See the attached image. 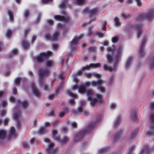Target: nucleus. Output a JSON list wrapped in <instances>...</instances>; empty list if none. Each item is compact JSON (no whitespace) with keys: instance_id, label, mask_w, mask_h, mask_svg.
I'll use <instances>...</instances> for the list:
<instances>
[{"instance_id":"1","label":"nucleus","mask_w":154,"mask_h":154,"mask_svg":"<svg viewBox=\"0 0 154 154\" xmlns=\"http://www.w3.org/2000/svg\"><path fill=\"white\" fill-rule=\"evenodd\" d=\"M107 51L112 53L115 52V54L113 58L111 55L108 53L106 55V58L108 62L111 63L113 61L117 62L118 63L120 61L122 54L123 53V48L122 46H119L116 48L115 46H113L112 48L108 47L107 49Z\"/></svg>"},{"instance_id":"2","label":"nucleus","mask_w":154,"mask_h":154,"mask_svg":"<svg viewBox=\"0 0 154 154\" xmlns=\"http://www.w3.org/2000/svg\"><path fill=\"white\" fill-rule=\"evenodd\" d=\"M86 94L88 96V100L90 101V104L91 106H94L96 103H100L103 100L102 96L100 94H96L95 97L93 99L94 93L93 90L91 89L86 91Z\"/></svg>"},{"instance_id":"3","label":"nucleus","mask_w":154,"mask_h":154,"mask_svg":"<svg viewBox=\"0 0 154 154\" xmlns=\"http://www.w3.org/2000/svg\"><path fill=\"white\" fill-rule=\"evenodd\" d=\"M153 10L149 11V12L144 14H138L137 16L136 20V21H139L142 20L145 18L147 19L148 20L151 21L153 19V15L154 13Z\"/></svg>"},{"instance_id":"4","label":"nucleus","mask_w":154,"mask_h":154,"mask_svg":"<svg viewBox=\"0 0 154 154\" xmlns=\"http://www.w3.org/2000/svg\"><path fill=\"white\" fill-rule=\"evenodd\" d=\"M44 141L45 142L49 143L46 149V152L47 154H52L56 152L57 149L56 148H53L54 146V143H50V140L49 139L45 138L44 139Z\"/></svg>"},{"instance_id":"5","label":"nucleus","mask_w":154,"mask_h":154,"mask_svg":"<svg viewBox=\"0 0 154 154\" xmlns=\"http://www.w3.org/2000/svg\"><path fill=\"white\" fill-rule=\"evenodd\" d=\"M57 131L56 129H54L53 130L52 134L53 135V138L54 140L57 141L60 143L63 144L66 142L69 141V138L67 137H64L61 140H60L59 137L57 136Z\"/></svg>"},{"instance_id":"6","label":"nucleus","mask_w":154,"mask_h":154,"mask_svg":"<svg viewBox=\"0 0 154 154\" xmlns=\"http://www.w3.org/2000/svg\"><path fill=\"white\" fill-rule=\"evenodd\" d=\"M104 83V82L102 79H99L97 81H92L91 82V85L94 87L96 86H98L97 88L98 90H100L102 93H104L105 92V88L102 86V85Z\"/></svg>"},{"instance_id":"7","label":"nucleus","mask_w":154,"mask_h":154,"mask_svg":"<svg viewBox=\"0 0 154 154\" xmlns=\"http://www.w3.org/2000/svg\"><path fill=\"white\" fill-rule=\"evenodd\" d=\"M50 73L48 69H41L39 71V79L38 82L39 84L42 85L44 82V78Z\"/></svg>"},{"instance_id":"8","label":"nucleus","mask_w":154,"mask_h":154,"mask_svg":"<svg viewBox=\"0 0 154 154\" xmlns=\"http://www.w3.org/2000/svg\"><path fill=\"white\" fill-rule=\"evenodd\" d=\"M52 54V52L50 51L46 52H42L37 57V60L38 62L42 63L43 61L45 58L51 56Z\"/></svg>"},{"instance_id":"9","label":"nucleus","mask_w":154,"mask_h":154,"mask_svg":"<svg viewBox=\"0 0 154 154\" xmlns=\"http://www.w3.org/2000/svg\"><path fill=\"white\" fill-rule=\"evenodd\" d=\"M60 34V33L58 31H56L54 33L52 37H51L49 33H47L45 34V38L48 41H54L57 39Z\"/></svg>"},{"instance_id":"10","label":"nucleus","mask_w":154,"mask_h":154,"mask_svg":"<svg viewBox=\"0 0 154 154\" xmlns=\"http://www.w3.org/2000/svg\"><path fill=\"white\" fill-rule=\"evenodd\" d=\"M118 63L115 61H114L113 67L109 66L107 65L104 64L103 68L104 69L105 71H108L110 72H112L113 71H116L118 67Z\"/></svg>"},{"instance_id":"11","label":"nucleus","mask_w":154,"mask_h":154,"mask_svg":"<svg viewBox=\"0 0 154 154\" xmlns=\"http://www.w3.org/2000/svg\"><path fill=\"white\" fill-rule=\"evenodd\" d=\"M134 27L137 31V37L139 38L143 33V25L140 23L136 24L134 26Z\"/></svg>"},{"instance_id":"12","label":"nucleus","mask_w":154,"mask_h":154,"mask_svg":"<svg viewBox=\"0 0 154 154\" xmlns=\"http://www.w3.org/2000/svg\"><path fill=\"white\" fill-rule=\"evenodd\" d=\"M83 34H81L80 36L74 37L72 40L69 44V46L72 50H73L75 49L73 47L77 44L79 39L83 36Z\"/></svg>"},{"instance_id":"13","label":"nucleus","mask_w":154,"mask_h":154,"mask_svg":"<svg viewBox=\"0 0 154 154\" xmlns=\"http://www.w3.org/2000/svg\"><path fill=\"white\" fill-rule=\"evenodd\" d=\"M87 133L86 130L85 129L76 134L74 137L73 140L75 142H78L82 139L84 135Z\"/></svg>"},{"instance_id":"14","label":"nucleus","mask_w":154,"mask_h":154,"mask_svg":"<svg viewBox=\"0 0 154 154\" xmlns=\"http://www.w3.org/2000/svg\"><path fill=\"white\" fill-rule=\"evenodd\" d=\"M21 116V113L19 112H14L13 116L14 119L16 121L17 127L19 128L21 126V122L18 121L19 119Z\"/></svg>"},{"instance_id":"15","label":"nucleus","mask_w":154,"mask_h":154,"mask_svg":"<svg viewBox=\"0 0 154 154\" xmlns=\"http://www.w3.org/2000/svg\"><path fill=\"white\" fill-rule=\"evenodd\" d=\"M122 132L121 131H119L116 133L115 135L113 137L112 140V143L114 144H116L120 139Z\"/></svg>"},{"instance_id":"16","label":"nucleus","mask_w":154,"mask_h":154,"mask_svg":"<svg viewBox=\"0 0 154 154\" xmlns=\"http://www.w3.org/2000/svg\"><path fill=\"white\" fill-rule=\"evenodd\" d=\"M91 85V82L89 81L86 82L85 83V86L82 85L79 88H78V91L80 93H84L86 91L85 86L88 87Z\"/></svg>"},{"instance_id":"17","label":"nucleus","mask_w":154,"mask_h":154,"mask_svg":"<svg viewBox=\"0 0 154 154\" xmlns=\"http://www.w3.org/2000/svg\"><path fill=\"white\" fill-rule=\"evenodd\" d=\"M31 86L33 94L37 97L40 96L41 95L40 92L36 88L34 83H31Z\"/></svg>"},{"instance_id":"18","label":"nucleus","mask_w":154,"mask_h":154,"mask_svg":"<svg viewBox=\"0 0 154 154\" xmlns=\"http://www.w3.org/2000/svg\"><path fill=\"white\" fill-rule=\"evenodd\" d=\"M146 41V38L145 37L143 38L142 40L141 46L139 48V51L140 54L142 56H143L144 55L143 47L145 46Z\"/></svg>"},{"instance_id":"19","label":"nucleus","mask_w":154,"mask_h":154,"mask_svg":"<svg viewBox=\"0 0 154 154\" xmlns=\"http://www.w3.org/2000/svg\"><path fill=\"white\" fill-rule=\"evenodd\" d=\"M54 19L59 21H64L67 22L69 21V18L68 17H66L64 16H61L60 15H56L54 17Z\"/></svg>"},{"instance_id":"20","label":"nucleus","mask_w":154,"mask_h":154,"mask_svg":"<svg viewBox=\"0 0 154 154\" xmlns=\"http://www.w3.org/2000/svg\"><path fill=\"white\" fill-rule=\"evenodd\" d=\"M133 60V57H129L126 61V63L125 65V68L127 69H128L132 63Z\"/></svg>"},{"instance_id":"21","label":"nucleus","mask_w":154,"mask_h":154,"mask_svg":"<svg viewBox=\"0 0 154 154\" xmlns=\"http://www.w3.org/2000/svg\"><path fill=\"white\" fill-rule=\"evenodd\" d=\"M7 137V131L4 129H0V140H3Z\"/></svg>"},{"instance_id":"22","label":"nucleus","mask_w":154,"mask_h":154,"mask_svg":"<svg viewBox=\"0 0 154 154\" xmlns=\"http://www.w3.org/2000/svg\"><path fill=\"white\" fill-rule=\"evenodd\" d=\"M68 0H63L61 3L59 5V7L61 8H64L67 7H69L68 5Z\"/></svg>"},{"instance_id":"23","label":"nucleus","mask_w":154,"mask_h":154,"mask_svg":"<svg viewBox=\"0 0 154 154\" xmlns=\"http://www.w3.org/2000/svg\"><path fill=\"white\" fill-rule=\"evenodd\" d=\"M9 135L11 137H15L17 136L16 130L14 127H12L11 128Z\"/></svg>"},{"instance_id":"24","label":"nucleus","mask_w":154,"mask_h":154,"mask_svg":"<svg viewBox=\"0 0 154 154\" xmlns=\"http://www.w3.org/2000/svg\"><path fill=\"white\" fill-rule=\"evenodd\" d=\"M153 133H154V125L149 126L147 133V135L149 136H151Z\"/></svg>"},{"instance_id":"25","label":"nucleus","mask_w":154,"mask_h":154,"mask_svg":"<svg viewBox=\"0 0 154 154\" xmlns=\"http://www.w3.org/2000/svg\"><path fill=\"white\" fill-rule=\"evenodd\" d=\"M121 121V118L120 117L118 116L115 119V120L114 121L113 123V125L114 127H116L119 125Z\"/></svg>"},{"instance_id":"26","label":"nucleus","mask_w":154,"mask_h":154,"mask_svg":"<svg viewBox=\"0 0 154 154\" xmlns=\"http://www.w3.org/2000/svg\"><path fill=\"white\" fill-rule=\"evenodd\" d=\"M90 68V67L88 65H87L85 67H84L82 68V70H79L76 73L77 75H81L82 74V72L85 70H88Z\"/></svg>"},{"instance_id":"27","label":"nucleus","mask_w":154,"mask_h":154,"mask_svg":"<svg viewBox=\"0 0 154 154\" xmlns=\"http://www.w3.org/2000/svg\"><path fill=\"white\" fill-rule=\"evenodd\" d=\"M78 112L76 111H72V114L73 115L77 116L79 115V114L81 113L83 111V109L81 107H79L78 108Z\"/></svg>"},{"instance_id":"28","label":"nucleus","mask_w":154,"mask_h":154,"mask_svg":"<svg viewBox=\"0 0 154 154\" xmlns=\"http://www.w3.org/2000/svg\"><path fill=\"white\" fill-rule=\"evenodd\" d=\"M149 152V149L148 146H146L142 149L139 154H147Z\"/></svg>"},{"instance_id":"29","label":"nucleus","mask_w":154,"mask_h":154,"mask_svg":"<svg viewBox=\"0 0 154 154\" xmlns=\"http://www.w3.org/2000/svg\"><path fill=\"white\" fill-rule=\"evenodd\" d=\"M137 133L136 132H132L129 137V140L130 141H132L134 140L136 137Z\"/></svg>"},{"instance_id":"30","label":"nucleus","mask_w":154,"mask_h":154,"mask_svg":"<svg viewBox=\"0 0 154 154\" xmlns=\"http://www.w3.org/2000/svg\"><path fill=\"white\" fill-rule=\"evenodd\" d=\"M46 128L45 127H41L38 130V133L41 134H43L45 133V129Z\"/></svg>"},{"instance_id":"31","label":"nucleus","mask_w":154,"mask_h":154,"mask_svg":"<svg viewBox=\"0 0 154 154\" xmlns=\"http://www.w3.org/2000/svg\"><path fill=\"white\" fill-rule=\"evenodd\" d=\"M18 103H19V104H21L23 107L26 109L27 107L28 104V102L26 101H24L22 103H20L19 100H18L17 101Z\"/></svg>"},{"instance_id":"32","label":"nucleus","mask_w":154,"mask_h":154,"mask_svg":"<svg viewBox=\"0 0 154 154\" xmlns=\"http://www.w3.org/2000/svg\"><path fill=\"white\" fill-rule=\"evenodd\" d=\"M18 52V50L17 49H14L12 50L11 54L9 55V57L11 58L16 55Z\"/></svg>"},{"instance_id":"33","label":"nucleus","mask_w":154,"mask_h":154,"mask_svg":"<svg viewBox=\"0 0 154 154\" xmlns=\"http://www.w3.org/2000/svg\"><path fill=\"white\" fill-rule=\"evenodd\" d=\"M66 93L67 94H68L69 96H70L72 97L76 98L77 97V95L76 94H74L69 90H67L66 91Z\"/></svg>"},{"instance_id":"34","label":"nucleus","mask_w":154,"mask_h":154,"mask_svg":"<svg viewBox=\"0 0 154 154\" xmlns=\"http://www.w3.org/2000/svg\"><path fill=\"white\" fill-rule=\"evenodd\" d=\"M90 68L91 67L94 68L97 67H99L101 66V64L99 63H97L95 64L91 63L89 66Z\"/></svg>"},{"instance_id":"35","label":"nucleus","mask_w":154,"mask_h":154,"mask_svg":"<svg viewBox=\"0 0 154 154\" xmlns=\"http://www.w3.org/2000/svg\"><path fill=\"white\" fill-rule=\"evenodd\" d=\"M130 117L131 119L134 121L136 120L137 117L136 113L135 112L133 111L131 112L130 115Z\"/></svg>"},{"instance_id":"36","label":"nucleus","mask_w":154,"mask_h":154,"mask_svg":"<svg viewBox=\"0 0 154 154\" xmlns=\"http://www.w3.org/2000/svg\"><path fill=\"white\" fill-rule=\"evenodd\" d=\"M8 14L9 16V18L11 21L14 20V17L13 12L10 10L8 11Z\"/></svg>"},{"instance_id":"37","label":"nucleus","mask_w":154,"mask_h":154,"mask_svg":"<svg viewBox=\"0 0 154 154\" xmlns=\"http://www.w3.org/2000/svg\"><path fill=\"white\" fill-rule=\"evenodd\" d=\"M46 64L47 67H50L53 66L54 63L51 60H48L46 61Z\"/></svg>"},{"instance_id":"38","label":"nucleus","mask_w":154,"mask_h":154,"mask_svg":"<svg viewBox=\"0 0 154 154\" xmlns=\"http://www.w3.org/2000/svg\"><path fill=\"white\" fill-rule=\"evenodd\" d=\"M22 45L24 48L26 49L29 46V45L26 41H23L22 43Z\"/></svg>"},{"instance_id":"39","label":"nucleus","mask_w":154,"mask_h":154,"mask_svg":"<svg viewBox=\"0 0 154 154\" xmlns=\"http://www.w3.org/2000/svg\"><path fill=\"white\" fill-rule=\"evenodd\" d=\"M108 149L107 147H104L99 149L97 151L98 153H102L106 152Z\"/></svg>"},{"instance_id":"40","label":"nucleus","mask_w":154,"mask_h":154,"mask_svg":"<svg viewBox=\"0 0 154 154\" xmlns=\"http://www.w3.org/2000/svg\"><path fill=\"white\" fill-rule=\"evenodd\" d=\"M12 34V31L10 29H8L6 32V36L8 39L11 37Z\"/></svg>"},{"instance_id":"41","label":"nucleus","mask_w":154,"mask_h":154,"mask_svg":"<svg viewBox=\"0 0 154 154\" xmlns=\"http://www.w3.org/2000/svg\"><path fill=\"white\" fill-rule=\"evenodd\" d=\"M114 23L115 25L118 26L120 25L121 23L119 21V19L117 17H115L114 19Z\"/></svg>"},{"instance_id":"42","label":"nucleus","mask_w":154,"mask_h":154,"mask_svg":"<svg viewBox=\"0 0 154 154\" xmlns=\"http://www.w3.org/2000/svg\"><path fill=\"white\" fill-rule=\"evenodd\" d=\"M117 104L116 103L112 102L110 103V107L111 109L114 110L116 107Z\"/></svg>"},{"instance_id":"43","label":"nucleus","mask_w":154,"mask_h":154,"mask_svg":"<svg viewBox=\"0 0 154 154\" xmlns=\"http://www.w3.org/2000/svg\"><path fill=\"white\" fill-rule=\"evenodd\" d=\"M42 15L41 13H39L38 14L37 17L35 21V23L36 24H37L39 23L42 16Z\"/></svg>"},{"instance_id":"44","label":"nucleus","mask_w":154,"mask_h":154,"mask_svg":"<svg viewBox=\"0 0 154 154\" xmlns=\"http://www.w3.org/2000/svg\"><path fill=\"white\" fill-rule=\"evenodd\" d=\"M68 110L67 109H65L63 112H60L59 114V116L62 118L64 116L66 112H67Z\"/></svg>"},{"instance_id":"45","label":"nucleus","mask_w":154,"mask_h":154,"mask_svg":"<svg viewBox=\"0 0 154 154\" xmlns=\"http://www.w3.org/2000/svg\"><path fill=\"white\" fill-rule=\"evenodd\" d=\"M98 11L96 8H94L90 11V14H94Z\"/></svg>"},{"instance_id":"46","label":"nucleus","mask_w":154,"mask_h":154,"mask_svg":"<svg viewBox=\"0 0 154 154\" xmlns=\"http://www.w3.org/2000/svg\"><path fill=\"white\" fill-rule=\"evenodd\" d=\"M14 82L15 85H19L20 83V78L17 77L15 79Z\"/></svg>"},{"instance_id":"47","label":"nucleus","mask_w":154,"mask_h":154,"mask_svg":"<svg viewBox=\"0 0 154 154\" xmlns=\"http://www.w3.org/2000/svg\"><path fill=\"white\" fill-rule=\"evenodd\" d=\"M29 14V11L28 10H26L25 11L24 13V15L25 17L27 18L28 17Z\"/></svg>"},{"instance_id":"48","label":"nucleus","mask_w":154,"mask_h":154,"mask_svg":"<svg viewBox=\"0 0 154 154\" xmlns=\"http://www.w3.org/2000/svg\"><path fill=\"white\" fill-rule=\"evenodd\" d=\"M112 42L113 43H115L118 42L119 38L117 36H115L112 38Z\"/></svg>"},{"instance_id":"49","label":"nucleus","mask_w":154,"mask_h":154,"mask_svg":"<svg viewBox=\"0 0 154 154\" xmlns=\"http://www.w3.org/2000/svg\"><path fill=\"white\" fill-rule=\"evenodd\" d=\"M149 120L152 122H154V114L151 113L149 117Z\"/></svg>"},{"instance_id":"50","label":"nucleus","mask_w":154,"mask_h":154,"mask_svg":"<svg viewBox=\"0 0 154 154\" xmlns=\"http://www.w3.org/2000/svg\"><path fill=\"white\" fill-rule=\"evenodd\" d=\"M135 149V146L134 145H131L129 147L128 151L129 152H131L133 151Z\"/></svg>"},{"instance_id":"51","label":"nucleus","mask_w":154,"mask_h":154,"mask_svg":"<svg viewBox=\"0 0 154 154\" xmlns=\"http://www.w3.org/2000/svg\"><path fill=\"white\" fill-rule=\"evenodd\" d=\"M92 28L91 27H89L88 29V35L89 36L91 35L92 33Z\"/></svg>"},{"instance_id":"52","label":"nucleus","mask_w":154,"mask_h":154,"mask_svg":"<svg viewBox=\"0 0 154 154\" xmlns=\"http://www.w3.org/2000/svg\"><path fill=\"white\" fill-rule=\"evenodd\" d=\"M96 34L99 38H102L104 36V34L101 32H98Z\"/></svg>"},{"instance_id":"53","label":"nucleus","mask_w":154,"mask_h":154,"mask_svg":"<svg viewBox=\"0 0 154 154\" xmlns=\"http://www.w3.org/2000/svg\"><path fill=\"white\" fill-rule=\"evenodd\" d=\"M122 17L125 19L129 18H130L131 17V15H127L125 14H122Z\"/></svg>"},{"instance_id":"54","label":"nucleus","mask_w":154,"mask_h":154,"mask_svg":"<svg viewBox=\"0 0 154 154\" xmlns=\"http://www.w3.org/2000/svg\"><path fill=\"white\" fill-rule=\"evenodd\" d=\"M46 115L48 116H53L54 115V112L53 110H51L49 113H47Z\"/></svg>"},{"instance_id":"55","label":"nucleus","mask_w":154,"mask_h":154,"mask_svg":"<svg viewBox=\"0 0 154 154\" xmlns=\"http://www.w3.org/2000/svg\"><path fill=\"white\" fill-rule=\"evenodd\" d=\"M92 75H93L90 73H87L85 74V77L88 78H91Z\"/></svg>"},{"instance_id":"56","label":"nucleus","mask_w":154,"mask_h":154,"mask_svg":"<svg viewBox=\"0 0 154 154\" xmlns=\"http://www.w3.org/2000/svg\"><path fill=\"white\" fill-rule=\"evenodd\" d=\"M2 106L4 108L6 107L7 105V102L5 100H3L2 101Z\"/></svg>"},{"instance_id":"57","label":"nucleus","mask_w":154,"mask_h":154,"mask_svg":"<svg viewBox=\"0 0 154 154\" xmlns=\"http://www.w3.org/2000/svg\"><path fill=\"white\" fill-rule=\"evenodd\" d=\"M63 26V25L60 23H58L57 25V28L59 30L60 29L62 28Z\"/></svg>"},{"instance_id":"58","label":"nucleus","mask_w":154,"mask_h":154,"mask_svg":"<svg viewBox=\"0 0 154 154\" xmlns=\"http://www.w3.org/2000/svg\"><path fill=\"white\" fill-rule=\"evenodd\" d=\"M36 38V37L35 35H33L31 40V42L33 44Z\"/></svg>"},{"instance_id":"59","label":"nucleus","mask_w":154,"mask_h":154,"mask_svg":"<svg viewBox=\"0 0 154 154\" xmlns=\"http://www.w3.org/2000/svg\"><path fill=\"white\" fill-rule=\"evenodd\" d=\"M76 3L78 4H81L83 3L85 0H75Z\"/></svg>"},{"instance_id":"60","label":"nucleus","mask_w":154,"mask_h":154,"mask_svg":"<svg viewBox=\"0 0 154 154\" xmlns=\"http://www.w3.org/2000/svg\"><path fill=\"white\" fill-rule=\"evenodd\" d=\"M50 88V87H48L46 85H45L44 86V90L45 91H48Z\"/></svg>"},{"instance_id":"61","label":"nucleus","mask_w":154,"mask_h":154,"mask_svg":"<svg viewBox=\"0 0 154 154\" xmlns=\"http://www.w3.org/2000/svg\"><path fill=\"white\" fill-rule=\"evenodd\" d=\"M52 47L54 50H56L58 48V45L57 44L54 43L52 44Z\"/></svg>"},{"instance_id":"62","label":"nucleus","mask_w":154,"mask_h":154,"mask_svg":"<svg viewBox=\"0 0 154 154\" xmlns=\"http://www.w3.org/2000/svg\"><path fill=\"white\" fill-rule=\"evenodd\" d=\"M48 23L49 25H52L54 24V22L53 21L51 20H48Z\"/></svg>"},{"instance_id":"63","label":"nucleus","mask_w":154,"mask_h":154,"mask_svg":"<svg viewBox=\"0 0 154 154\" xmlns=\"http://www.w3.org/2000/svg\"><path fill=\"white\" fill-rule=\"evenodd\" d=\"M23 147L25 148H27L29 146L28 143L26 142H24L23 143Z\"/></svg>"},{"instance_id":"64","label":"nucleus","mask_w":154,"mask_h":154,"mask_svg":"<svg viewBox=\"0 0 154 154\" xmlns=\"http://www.w3.org/2000/svg\"><path fill=\"white\" fill-rule=\"evenodd\" d=\"M69 103L71 105H74L75 103V102L74 99H72L69 100Z\"/></svg>"}]
</instances>
